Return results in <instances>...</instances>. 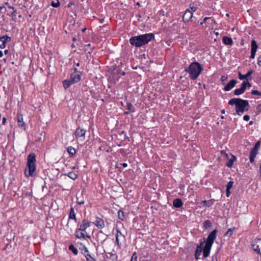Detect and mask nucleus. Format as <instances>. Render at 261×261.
I'll use <instances>...</instances> for the list:
<instances>
[{
	"label": "nucleus",
	"mask_w": 261,
	"mask_h": 261,
	"mask_svg": "<svg viewBox=\"0 0 261 261\" xmlns=\"http://www.w3.org/2000/svg\"><path fill=\"white\" fill-rule=\"evenodd\" d=\"M153 39H154V35L153 33H147L132 37L129 39V43L132 46L140 47Z\"/></svg>",
	"instance_id": "1"
},
{
	"label": "nucleus",
	"mask_w": 261,
	"mask_h": 261,
	"mask_svg": "<svg viewBox=\"0 0 261 261\" xmlns=\"http://www.w3.org/2000/svg\"><path fill=\"white\" fill-rule=\"evenodd\" d=\"M229 105H235L236 113L241 115L245 111L248 110L249 104L247 100H244L240 98H233L228 101Z\"/></svg>",
	"instance_id": "2"
},
{
	"label": "nucleus",
	"mask_w": 261,
	"mask_h": 261,
	"mask_svg": "<svg viewBox=\"0 0 261 261\" xmlns=\"http://www.w3.org/2000/svg\"><path fill=\"white\" fill-rule=\"evenodd\" d=\"M185 70L189 73L190 77L192 80H195L203 70V68L200 63L194 62L192 63L189 67L186 68Z\"/></svg>",
	"instance_id": "3"
},
{
	"label": "nucleus",
	"mask_w": 261,
	"mask_h": 261,
	"mask_svg": "<svg viewBox=\"0 0 261 261\" xmlns=\"http://www.w3.org/2000/svg\"><path fill=\"white\" fill-rule=\"evenodd\" d=\"M36 155L34 153L29 154L28 156V161L27 167L28 168L29 171L25 170L24 172L25 175L27 177L33 176L36 171Z\"/></svg>",
	"instance_id": "4"
},
{
	"label": "nucleus",
	"mask_w": 261,
	"mask_h": 261,
	"mask_svg": "<svg viewBox=\"0 0 261 261\" xmlns=\"http://www.w3.org/2000/svg\"><path fill=\"white\" fill-rule=\"evenodd\" d=\"M217 232V230L215 229L208 235L204 245V258H206L209 255L212 245L216 238Z\"/></svg>",
	"instance_id": "5"
},
{
	"label": "nucleus",
	"mask_w": 261,
	"mask_h": 261,
	"mask_svg": "<svg viewBox=\"0 0 261 261\" xmlns=\"http://www.w3.org/2000/svg\"><path fill=\"white\" fill-rule=\"evenodd\" d=\"M251 86V85L249 82L248 81H243L241 84V88L234 90V94L236 95H240L245 92L247 87H250Z\"/></svg>",
	"instance_id": "6"
},
{
	"label": "nucleus",
	"mask_w": 261,
	"mask_h": 261,
	"mask_svg": "<svg viewBox=\"0 0 261 261\" xmlns=\"http://www.w3.org/2000/svg\"><path fill=\"white\" fill-rule=\"evenodd\" d=\"M252 247L253 250L261 255V239H257L254 240Z\"/></svg>",
	"instance_id": "7"
},
{
	"label": "nucleus",
	"mask_w": 261,
	"mask_h": 261,
	"mask_svg": "<svg viewBox=\"0 0 261 261\" xmlns=\"http://www.w3.org/2000/svg\"><path fill=\"white\" fill-rule=\"evenodd\" d=\"M204 249L203 242H201L200 244L197 245L195 253V257L196 259H198L201 255V253L203 252V257H204Z\"/></svg>",
	"instance_id": "8"
},
{
	"label": "nucleus",
	"mask_w": 261,
	"mask_h": 261,
	"mask_svg": "<svg viewBox=\"0 0 261 261\" xmlns=\"http://www.w3.org/2000/svg\"><path fill=\"white\" fill-rule=\"evenodd\" d=\"M258 48V45L256 42L254 40H252L251 43V55L250 58L253 59L255 57L256 50Z\"/></svg>",
	"instance_id": "9"
},
{
	"label": "nucleus",
	"mask_w": 261,
	"mask_h": 261,
	"mask_svg": "<svg viewBox=\"0 0 261 261\" xmlns=\"http://www.w3.org/2000/svg\"><path fill=\"white\" fill-rule=\"evenodd\" d=\"M192 17V12L190 11L189 9H188L186 10L185 13L182 16V20L184 22H189L191 20Z\"/></svg>",
	"instance_id": "10"
},
{
	"label": "nucleus",
	"mask_w": 261,
	"mask_h": 261,
	"mask_svg": "<svg viewBox=\"0 0 261 261\" xmlns=\"http://www.w3.org/2000/svg\"><path fill=\"white\" fill-rule=\"evenodd\" d=\"M11 40L10 37L5 35L0 37V48H4L6 46V42H10Z\"/></svg>",
	"instance_id": "11"
},
{
	"label": "nucleus",
	"mask_w": 261,
	"mask_h": 261,
	"mask_svg": "<svg viewBox=\"0 0 261 261\" xmlns=\"http://www.w3.org/2000/svg\"><path fill=\"white\" fill-rule=\"evenodd\" d=\"M82 72H79L77 73H72L70 74V80L72 82V83H76L79 82L81 79Z\"/></svg>",
	"instance_id": "12"
},
{
	"label": "nucleus",
	"mask_w": 261,
	"mask_h": 261,
	"mask_svg": "<svg viewBox=\"0 0 261 261\" xmlns=\"http://www.w3.org/2000/svg\"><path fill=\"white\" fill-rule=\"evenodd\" d=\"M93 224L99 229H102L105 226L104 221L99 217L96 218L95 221L93 222Z\"/></svg>",
	"instance_id": "13"
},
{
	"label": "nucleus",
	"mask_w": 261,
	"mask_h": 261,
	"mask_svg": "<svg viewBox=\"0 0 261 261\" xmlns=\"http://www.w3.org/2000/svg\"><path fill=\"white\" fill-rule=\"evenodd\" d=\"M91 225V222L87 220L84 219L82 221V223L80 226V230L85 231L86 229L90 227Z\"/></svg>",
	"instance_id": "14"
},
{
	"label": "nucleus",
	"mask_w": 261,
	"mask_h": 261,
	"mask_svg": "<svg viewBox=\"0 0 261 261\" xmlns=\"http://www.w3.org/2000/svg\"><path fill=\"white\" fill-rule=\"evenodd\" d=\"M76 237L79 239H85V238H90V236L86 234H85L84 232L80 230L79 228H77L75 231Z\"/></svg>",
	"instance_id": "15"
},
{
	"label": "nucleus",
	"mask_w": 261,
	"mask_h": 261,
	"mask_svg": "<svg viewBox=\"0 0 261 261\" xmlns=\"http://www.w3.org/2000/svg\"><path fill=\"white\" fill-rule=\"evenodd\" d=\"M17 121L19 127H23L24 128L25 124L23 121V116L20 113L17 114Z\"/></svg>",
	"instance_id": "16"
},
{
	"label": "nucleus",
	"mask_w": 261,
	"mask_h": 261,
	"mask_svg": "<svg viewBox=\"0 0 261 261\" xmlns=\"http://www.w3.org/2000/svg\"><path fill=\"white\" fill-rule=\"evenodd\" d=\"M237 81L235 80H231L229 81V82L224 87V90L225 91H228L233 88L236 84H237Z\"/></svg>",
	"instance_id": "17"
},
{
	"label": "nucleus",
	"mask_w": 261,
	"mask_h": 261,
	"mask_svg": "<svg viewBox=\"0 0 261 261\" xmlns=\"http://www.w3.org/2000/svg\"><path fill=\"white\" fill-rule=\"evenodd\" d=\"M253 72V70H249L246 74L242 75L240 72H239V77L240 80H243L246 79L248 80L249 79L251 80V77L250 76L251 74Z\"/></svg>",
	"instance_id": "18"
},
{
	"label": "nucleus",
	"mask_w": 261,
	"mask_h": 261,
	"mask_svg": "<svg viewBox=\"0 0 261 261\" xmlns=\"http://www.w3.org/2000/svg\"><path fill=\"white\" fill-rule=\"evenodd\" d=\"M86 133V130L83 128H81L80 127H79L76 128L75 132V136L76 138H78L81 137H85Z\"/></svg>",
	"instance_id": "19"
},
{
	"label": "nucleus",
	"mask_w": 261,
	"mask_h": 261,
	"mask_svg": "<svg viewBox=\"0 0 261 261\" xmlns=\"http://www.w3.org/2000/svg\"><path fill=\"white\" fill-rule=\"evenodd\" d=\"M183 204V202L181 199L180 198H176L174 200L173 202V205L174 207L176 208H179L182 206Z\"/></svg>",
	"instance_id": "20"
},
{
	"label": "nucleus",
	"mask_w": 261,
	"mask_h": 261,
	"mask_svg": "<svg viewBox=\"0 0 261 261\" xmlns=\"http://www.w3.org/2000/svg\"><path fill=\"white\" fill-rule=\"evenodd\" d=\"M222 41L225 45H231L233 44V41L232 39L227 36H224L223 37Z\"/></svg>",
	"instance_id": "21"
},
{
	"label": "nucleus",
	"mask_w": 261,
	"mask_h": 261,
	"mask_svg": "<svg viewBox=\"0 0 261 261\" xmlns=\"http://www.w3.org/2000/svg\"><path fill=\"white\" fill-rule=\"evenodd\" d=\"M84 250H85V257L87 260V261H96L95 259L92 257L90 254H89V251L87 249V248L84 246Z\"/></svg>",
	"instance_id": "22"
},
{
	"label": "nucleus",
	"mask_w": 261,
	"mask_h": 261,
	"mask_svg": "<svg viewBox=\"0 0 261 261\" xmlns=\"http://www.w3.org/2000/svg\"><path fill=\"white\" fill-rule=\"evenodd\" d=\"M63 86L65 89L68 88L71 85L74 84L70 79L65 80L63 81Z\"/></svg>",
	"instance_id": "23"
},
{
	"label": "nucleus",
	"mask_w": 261,
	"mask_h": 261,
	"mask_svg": "<svg viewBox=\"0 0 261 261\" xmlns=\"http://www.w3.org/2000/svg\"><path fill=\"white\" fill-rule=\"evenodd\" d=\"M231 159H229L228 162L226 163V166L228 168H231L232 167L233 162L236 160L237 158L236 156L231 154Z\"/></svg>",
	"instance_id": "24"
},
{
	"label": "nucleus",
	"mask_w": 261,
	"mask_h": 261,
	"mask_svg": "<svg viewBox=\"0 0 261 261\" xmlns=\"http://www.w3.org/2000/svg\"><path fill=\"white\" fill-rule=\"evenodd\" d=\"M106 256L108 258L111 259L113 261H116L117 259V255L116 254L108 252L106 254Z\"/></svg>",
	"instance_id": "25"
},
{
	"label": "nucleus",
	"mask_w": 261,
	"mask_h": 261,
	"mask_svg": "<svg viewBox=\"0 0 261 261\" xmlns=\"http://www.w3.org/2000/svg\"><path fill=\"white\" fill-rule=\"evenodd\" d=\"M69 219H73L75 221V222L76 221V215H75L74 210L73 207H71L70 208L69 216Z\"/></svg>",
	"instance_id": "26"
},
{
	"label": "nucleus",
	"mask_w": 261,
	"mask_h": 261,
	"mask_svg": "<svg viewBox=\"0 0 261 261\" xmlns=\"http://www.w3.org/2000/svg\"><path fill=\"white\" fill-rule=\"evenodd\" d=\"M64 176H67L69 178L73 180L76 179L77 177V174L73 171L69 172L67 174H65Z\"/></svg>",
	"instance_id": "27"
},
{
	"label": "nucleus",
	"mask_w": 261,
	"mask_h": 261,
	"mask_svg": "<svg viewBox=\"0 0 261 261\" xmlns=\"http://www.w3.org/2000/svg\"><path fill=\"white\" fill-rule=\"evenodd\" d=\"M67 150L70 156L71 157L73 156L76 153L75 149L71 146L68 147L67 149Z\"/></svg>",
	"instance_id": "28"
},
{
	"label": "nucleus",
	"mask_w": 261,
	"mask_h": 261,
	"mask_svg": "<svg viewBox=\"0 0 261 261\" xmlns=\"http://www.w3.org/2000/svg\"><path fill=\"white\" fill-rule=\"evenodd\" d=\"M212 225L211 222L208 220L204 221L203 223V226L205 229H207L208 228L211 227Z\"/></svg>",
	"instance_id": "29"
},
{
	"label": "nucleus",
	"mask_w": 261,
	"mask_h": 261,
	"mask_svg": "<svg viewBox=\"0 0 261 261\" xmlns=\"http://www.w3.org/2000/svg\"><path fill=\"white\" fill-rule=\"evenodd\" d=\"M203 206H206L207 207H209L212 205L214 203L213 200L212 199L209 200H203L202 201Z\"/></svg>",
	"instance_id": "30"
},
{
	"label": "nucleus",
	"mask_w": 261,
	"mask_h": 261,
	"mask_svg": "<svg viewBox=\"0 0 261 261\" xmlns=\"http://www.w3.org/2000/svg\"><path fill=\"white\" fill-rule=\"evenodd\" d=\"M118 218L121 221H123L125 219L124 213L122 210H119L118 212Z\"/></svg>",
	"instance_id": "31"
},
{
	"label": "nucleus",
	"mask_w": 261,
	"mask_h": 261,
	"mask_svg": "<svg viewBox=\"0 0 261 261\" xmlns=\"http://www.w3.org/2000/svg\"><path fill=\"white\" fill-rule=\"evenodd\" d=\"M69 250L71 251L74 255H77L78 253L77 249L74 246L73 244L69 245Z\"/></svg>",
	"instance_id": "32"
},
{
	"label": "nucleus",
	"mask_w": 261,
	"mask_h": 261,
	"mask_svg": "<svg viewBox=\"0 0 261 261\" xmlns=\"http://www.w3.org/2000/svg\"><path fill=\"white\" fill-rule=\"evenodd\" d=\"M119 233H120L121 236H123L120 230L116 229V242L118 246H119Z\"/></svg>",
	"instance_id": "33"
},
{
	"label": "nucleus",
	"mask_w": 261,
	"mask_h": 261,
	"mask_svg": "<svg viewBox=\"0 0 261 261\" xmlns=\"http://www.w3.org/2000/svg\"><path fill=\"white\" fill-rule=\"evenodd\" d=\"M51 6L54 8H58L60 6V2L59 0H56V1H52L51 3Z\"/></svg>",
	"instance_id": "34"
},
{
	"label": "nucleus",
	"mask_w": 261,
	"mask_h": 261,
	"mask_svg": "<svg viewBox=\"0 0 261 261\" xmlns=\"http://www.w3.org/2000/svg\"><path fill=\"white\" fill-rule=\"evenodd\" d=\"M207 23L209 25V26H208L209 27L213 28L214 27L213 24L216 23V21L214 19L211 17V19L208 20Z\"/></svg>",
	"instance_id": "35"
},
{
	"label": "nucleus",
	"mask_w": 261,
	"mask_h": 261,
	"mask_svg": "<svg viewBox=\"0 0 261 261\" xmlns=\"http://www.w3.org/2000/svg\"><path fill=\"white\" fill-rule=\"evenodd\" d=\"M189 9L193 13L194 12L196 11L197 7L194 4H192L190 5Z\"/></svg>",
	"instance_id": "36"
},
{
	"label": "nucleus",
	"mask_w": 261,
	"mask_h": 261,
	"mask_svg": "<svg viewBox=\"0 0 261 261\" xmlns=\"http://www.w3.org/2000/svg\"><path fill=\"white\" fill-rule=\"evenodd\" d=\"M127 109L129 112H134V109L132 103H127Z\"/></svg>",
	"instance_id": "37"
},
{
	"label": "nucleus",
	"mask_w": 261,
	"mask_h": 261,
	"mask_svg": "<svg viewBox=\"0 0 261 261\" xmlns=\"http://www.w3.org/2000/svg\"><path fill=\"white\" fill-rule=\"evenodd\" d=\"M234 229V228L228 229V230L225 232V236H231Z\"/></svg>",
	"instance_id": "38"
},
{
	"label": "nucleus",
	"mask_w": 261,
	"mask_h": 261,
	"mask_svg": "<svg viewBox=\"0 0 261 261\" xmlns=\"http://www.w3.org/2000/svg\"><path fill=\"white\" fill-rule=\"evenodd\" d=\"M130 261H139L136 252H134L132 256Z\"/></svg>",
	"instance_id": "39"
},
{
	"label": "nucleus",
	"mask_w": 261,
	"mask_h": 261,
	"mask_svg": "<svg viewBox=\"0 0 261 261\" xmlns=\"http://www.w3.org/2000/svg\"><path fill=\"white\" fill-rule=\"evenodd\" d=\"M251 94L252 95H257V96H261V92H260V91H259L258 90H252L251 91Z\"/></svg>",
	"instance_id": "40"
},
{
	"label": "nucleus",
	"mask_w": 261,
	"mask_h": 261,
	"mask_svg": "<svg viewBox=\"0 0 261 261\" xmlns=\"http://www.w3.org/2000/svg\"><path fill=\"white\" fill-rule=\"evenodd\" d=\"M255 156H256V154H254V153L252 154V153H250L249 160H250V162L251 163H252L254 162V158Z\"/></svg>",
	"instance_id": "41"
},
{
	"label": "nucleus",
	"mask_w": 261,
	"mask_h": 261,
	"mask_svg": "<svg viewBox=\"0 0 261 261\" xmlns=\"http://www.w3.org/2000/svg\"><path fill=\"white\" fill-rule=\"evenodd\" d=\"M233 184V181H229L226 185V189L230 190L232 187Z\"/></svg>",
	"instance_id": "42"
},
{
	"label": "nucleus",
	"mask_w": 261,
	"mask_h": 261,
	"mask_svg": "<svg viewBox=\"0 0 261 261\" xmlns=\"http://www.w3.org/2000/svg\"><path fill=\"white\" fill-rule=\"evenodd\" d=\"M16 14H17L16 10V9L13 10V11L11 13V16L12 17L13 20H15L16 19Z\"/></svg>",
	"instance_id": "43"
},
{
	"label": "nucleus",
	"mask_w": 261,
	"mask_h": 261,
	"mask_svg": "<svg viewBox=\"0 0 261 261\" xmlns=\"http://www.w3.org/2000/svg\"><path fill=\"white\" fill-rule=\"evenodd\" d=\"M211 19V17H205V18L203 19V21H202V22H200V24H201V25H202L203 23H205L207 22V21L208 19Z\"/></svg>",
	"instance_id": "44"
},
{
	"label": "nucleus",
	"mask_w": 261,
	"mask_h": 261,
	"mask_svg": "<svg viewBox=\"0 0 261 261\" xmlns=\"http://www.w3.org/2000/svg\"><path fill=\"white\" fill-rule=\"evenodd\" d=\"M256 111L258 113H259L261 112V104H259L256 107Z\"/></svg>",
	"instance_id": "45"
},
{
	"label": "nucleus",
	"mask_w": 261,
	"mask_h": 261,
	"mask_svg": "<svg viewBox=\"0 0 261 261\" xmlns=\"http://www.w3.org/2000/svg\"><path fill=\"white\" fill-rule=\"evenodd\" d=\"M259 145H260L259 142H256V144H255L254 146L253 147V148L257 149L258 150V147H259Z\"/></svg>",
	"instance_id": "46"
},
{
	"label": "nucleus",
	"mask_w": 261,
	"mask_h": 261,
	"mask_svg": "<svg viewBox=\"0 0 261 261\" xmlns=\"http://www.w3.org/2000/svg\"><path fill=\"white\" fill-rule=\"evenodd\" d=\"M251 153H252V154H257V149H254L253 148L251 150V151L250 152Z\"/></svg>",
	"instance_id": "47"
},
{
	"label": "nucleus",
	"mask_w": 261,
	"mask_h": 261,
	"mask_svg": "<svg viewBox=\"0 0 261 261\" xmlns=\"http://www.w3.org/2000/svg\"><path fill=\"white\" fill-rule=\"evenodd\" d=\"M257 64L261 67V55L258 57Z\"/></svg>",
	"instance_id": "48"
},
{
	"label": "nucleus",
	"mask_w": 261,
	"mask_h": 261,
	"mask_svg": "<svg viewBox=\"0 0 261 261\" xmlns=\"http://www.w3.org/2000/svg\"><path fill=\"white\" fill-rule=\"evenodd\" d=\"M249 118H250L249 116L247 115H246L244 116V117H243V119L245 121H248L249 120Z\"/></svg>",
	"instance_id": "49"
},
{
	"label": "nucleus",
	"mask_w": 261,
	"mask_h": 261,
	"mask_svg": "<svg viewBox=\"0 0 261 261\" xmlns=\"http://www.w3.org/2000/svg\"><path fill=\"white\" fill-rule=\"evenodd\" d=\"M75 3L73 1H71L67 5L68 8H70L72 5H74Z\"/></svg>",
	"instance_id": "50"
},
{
	"label": "nucleus",
	"mask_w": 261,
	"mask_h": 261,
	"mask_svg": "<svg viewBox=\"0 0 261 261\" xmlns=\"http://www.w3.org/2000/svg\"><path fill=\"white\" fill-rule=\"evenodd\" d=\"M227 79V77L224 75H222L221 77V80L222 82H224Z\"/></svg>",
	"instance_id": "51"
},
{
	"label": "nucleus",
	"mask_w": 261,
	"mask_h": 261,
	"mask_svg": "<svg viewBox=\"0 0 261 261\" xmlns=\"http://www.w3.org/2000/svg\"><path fill=\"white\" fill-rule=\"evenodd\" d=\"M6 121H7V119H6V118H5V117H3V121H2V124H3V125H5V124H6Z\"/></svg>",
	"instance_id": "52"
},
{
	"label": "nucleus",
	"mask_w": 261,
	"mask_h": 261,
	"mask_svg": "<svg viewBox=\"0 0 261 261\" xmlns=\"http://www.w3.org/2000/svg\"><path fill=\"white\" fill-rule=\"evenodd\" d=\"M226 196L228 197L230 194V190L226 189Z\"/></svg>",
	"instance_id": "53"
},
{
	"label": "nucleus",
	"mask_w": 261,
	"mask_h": 261,
	"mask_svg": "<svg viewBox=\"0 0 261 261\" xmlns=\"http://www.w3.org/2000/svg\"><path fill=\"white\" fill-rule=\"evenodd\" d=\"M73 70H74V72L73 73H77L79 72H81L80 71H77V69L76 68H73Z\"/></svg>",
	"instance_id": "54"
},
{
	"label": "nucleus",
	"mask_w": 261,
	"mask_h": 261,
	"mask_svg": "<svg viewBox=\"0 0 261 261\" xmlns=\"http://www.w3.org/2000/svg\"><path fill=\"white\" fill-rule=\"evenodd\" d=\"M221 153H222V154L224 153V155H225V156H226V158H228V154H227V153H226L224 151L222 150V151H221Z\"/></svg>",
	"instance_id": "55"
},
{
	"label": "nucleus",
	"mask_w": 261,
	"mask_h": 261,
	"mask_svg": "<svg viewBox=\"0 0 261 261\" xmlns=\"http://www.w3.org/2000/svg\"><path fill=\"white\" fill-rule=\"evenodd\" d=\"M77 203L80 205H82L84 203V201H77Z\"/></svg>",
	"instance_id": "56"
},
{
	"label": "nucleus",
	"mask_w": 261,
	"mask_h": 261,
	"mask_svg": "<svg viewBox=\"0 0 261 261\" xmlns=\"http://www.w3.org/2000/svg\"><path fill=\"white\" fill-rule=\"evenodd\" d=\"M123 167H126L127 166V164L126 163H123L121 164Z\"/></svg>",
	"instance_id": "57"
},
{
	"label": "nucleus",
	"mask_w": 261,
	"mask_h": 261,
	"mask_svg": "<svg viewBox=\"0 0 261 261\" xmlns=\"http://www.w3.org/2000/svg\"><path fill=\"white\" fill-rule=\"evenodd\" d=\"M99 22H100V23H103V21H104V18H101V19H99Z\"/></svg>",
	"instance_id": "58"
},
{
	"label": "nucleus",
	"mask_w": 261,
	"mask_h": 261,
	"mask_svg": "<svg viewBox=\"0 0 261 261\" xmlns=\"http://www.w3.org/2000/svg\"><path fill=\"white\" fill-rule=\"evenodd\" d=\"M8 53H9V50H8V49H6V50H5L4 51V54H5V55L8 54Z\"/></svg>",
	"instance_id": "59"
},
{
	"label": "nucleus",
	"mask_w": 261,
	"mask_h": 261,
	"mask_svg": "<svg viewBox=\"0 0 261 261\" xmlns=\"http://www.w3.org/2000/svg\"><path fill=\"white\" fill-rule=\"evenodd\" d=\"M8 8H10V9H12V10H14V8L13 7H12V6H10V5H8Z\"/></svg>",
	"instance_id": "60"
},
{
	"label": "nucleus",
	"mask_w": 261,
	"mask_h": 261,
	"mask_svg": "<svg viewBox=\"0 0 261 261\" xmlns=\"http://www.w3.org/2000/svg\"><path fill=\"white\" fill-rule=\"evenodd\" d=\"M3 55V51L0 50V58L2 57Z\"/></svg>",
	"instance_id": "61"
},
{
	"label": "nucleus",
	"mask_w": 261,
	"mask_h": 261,
	"mask_svg": "<svg viewBox=\"0 0 261 261\" xmlns=\"http://www.w3.org/2000/svg\"><path fill=\"white\" fill-rule=\"evenodd\" d=\"M221 113H222V114H225V110H224V109H223V110H221Z\"/></svg>",
	"instance_id": "62"
},
{
	"label": "nucleus",
	"mask_w": 261,
	"mask_h": 261,
	"mask_svg": "<svg viewBox=\"0 0 261 261\" xmlns=\"http://www.w3.org/2000/svg\"><path fill=\"white\" fill-rule=\"evenodd\" d=\"M3 60V61H4L5 63H6V62H7V59H6V58H4Z\"/></svg>",
	"instance_id": "63"
},
{
	"label": "nucleus",
	"mask_w": 261,
	"mask_h": 261,
	"mask_svg": "<svg viewBox=\"0 0 261 261\" xmlns=\"http://www.w3.org/2000/svg\"><path fill=\"white\" fill-rule=\"evenodd\" d=\"M83 232H84L85 234H87L86 230L85 231H82Z\"/></svg>",
	"instance_id": "64"
}]
</instances>
